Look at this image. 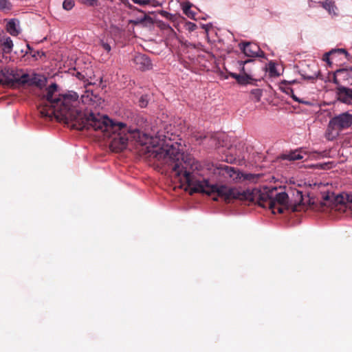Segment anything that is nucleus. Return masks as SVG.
<instances>
[{
	"instance_id": "aec40b11",
	"label": "nucleus",
	"mask_w": 352,
	"mask_h": 352,
	"mask_svg": "<svg viewBox=\"0 0 352 352\" xmlns=\"http://www.w3.org/2000/svg\"><path fill=\"white\" fill-rule=\"evenodd\" d=\"M259 177V175L252 173L243 174L241 173V182L249 181L250 182H256Z\"/></svg>"
},
{
	"instance_id": "e433bc0d",
	"label": "nucleus",
	"mask_w": 352,
	"mask_h": 352,
	"mask_svg": "<svg viewBox=\"0 0 352 352\" xmlns=\"http://www.w3.org/2000/svg\"><path fill=\"white\" fill-rule=\"evenodd\" d=\"M340 56H344V54H336L335 58L333 60H337V58H338Z\"/></svg>"
},
{
	"instance_id": "a878e982",
	"label": "nucleus",
	"mask_w": 352,
	"mask_h": 352,
	"mask_svg": "<svg viewBox=\"0 0 352 352\" xmlns=\"http://www.w3.org/2000/svg\"><path fill=\"white\" fill-rule=\"evenodd\" d=\"M78 1L89 7H98L100 5L98 0H78Z\"/></svg>"
},
{
	"instance_id": "7ed1b4c3",
	"label": "nucleus",
	"mask_w": 352,
	"mask_h": 352,
	"mask_svg": "<svg viewBox=\"0 0 352 352\" xmlns=\"http://www.w3.org/2000/svg\"><path fill=\"white\" fill-rule=\"evenodd\" d=\"M57 89L56 83H52L47 88L46 94L43 96L45 104L39 107V113L41 117L48 120L54 117L67 124L72 123V128L77 129V125L87 115L77 107L78 95L76 92L69 91L54 98Z\"/></svg>"
},
{
	"instance_id": "20e7f679",
	"label": "nucleus",
	"mask_w": 352,
	"mask_h": 352,
	"mask_svg": "<svg viewBox=\"0 0 352 352\" xmlns=\"http://www.w3.org/2000/svg\"><path fill=\"white\" fill-rule=\"evenodd\" d=\"M352 125V113L346 111L331 118L327 125L325 137L328 140L336 139L340 133Z\"/></svg>"
},
{
	"instance_id": "2f4dec72",
	"label": "nucleus",
	"mask_w": 352,
	"mask_h": 352,
	"mask_svg": "<svg viewBox=\"0 0 352 352\" xmlns=\"http://www.w3.org/2000/svg\"><path fill=\"white\" fill-rule=\"evenodd\" d=\"M331 162H327V163H324V164H320V166L321 167V168L322 169H329L331 168L332 166H331Z\"/></svg>"
},
{
	"instance_id": "dca6fc26",
	"label": "nucleus",
	"mask_w": 352,
	"mask_h": 352,
	"mask_svg": "<svg viewBox=\"0 0 352 352\" xmlns=\"http://www.w3.org/2000/svg\"><path fill=\"white\" fill-rule=\"evenodd\" d=\"M322 205L329 207H333V202L336 203H341L342 197H335L333 193L327 192L324 194L322 197Z\"/></svg>"
},
{
	"instance_id": "39448f33",
	"label": "nucleus",
	"mask_w": 352,
	"mask_h": 352,
	"mask_svg": "<svg viewBox=\"0 0 352 352\" xmlns=\"http://www.w3.org/2000/svg\"><path fill=\"white\" fill-rule=\"evenodd\" d=\"M43 81L41 79H37L36 78H30L28 74H23L19 78L15 77H9L7 74L3 72V70L0 69V85H6L10 87H15L19 85H24L28 84L29 85H35L37 87H41L43 85Z\"/></svg>"
},
{
	"instance_id": "ddd939ff",
	"label": "nucleus",
	"mask_w": 352,
	"mask_h": 352,
	"mask_svg": "<svg viewBox=\"0 0 352 352\" xmlns=\"http://www.w3.org/2000/svg\"><path fill=\"white\" fill-rule=\"evenodd\" d=\"M352 79V69H340L336 70L333 76V82L339 85L341 80Z\"/></svg>"
},
{
	"instance_id": "c756f323",
	"label": "nucleus",
	"mask_w": 352,
	"mask_h": 352,
	"mask_svg": "<svg viewBox=\"0 0 352 352\" xmlns=\"http://www.w3.org/2000/svg\"><path fill=\"white\" fill-rule=\"evenodd\" d=\"M186 28L189 32H192L197 28V25L194 23L188 22L186 24Z\"/></svg>"
},
{
	"instance_id": "4468645a",
	"label": "nucleus",
	"mask_w": 352,
	"mask_h": 352,
	"mask_svg": "<svg viewBox=\"0 0 352 352\" xmlns=\"http://www.w3.org/2000/svg\"><path fill=\"white\" fill-rule=\"evenodd\" d=\"M256 80H257L254 78L250 74H248L245 72V67L243 66L241 74H239L237 82L240 85H245L248 84H254V82Z\"/></svg>"
},
{
	"instance_id": "b1692460",
	"label": "nucleus",
	"mask_w": 352,
	"mask_h": 352,
	"mask_svg": "<svg viewBox=\"0 0 352 352\" xmlns=\"http://www.w3.org/2000/svg\"><path fill=\"white\" fill-rule=\"evenodd\" d=\"M262 90L261 89H254L251 91V96L255 100V102H259L262 96Z\"/></svg>"
},
{
	"instance_id": "393cba45",
	"label": "nucleus",
	"mask_w": 352,
	"mask_h": 352,
	"mask_svg": "<svg viewBox=\"0 0 352 352\" xmlns=\"http://www.w3.org/2000/svg\"><path fill=\"white\" fill-rule=\"evenodd\" d=\"M267 70L271 77L278 76L279 75L277 72L276 66L274 63L270 62L269 63Z\"/></svg>"
},
{
	"instance_id": "7c9ffc66",
	"label": "nucleus",
	"mask_w": 352,
	"mask_h": 352,
	"mask_svg": "<svg viewBox=\"0 0 352 352\" xmlns=\"http://www.w3.org/2000/svg\"><path fill=\"white\" fill-rule=\"evenodd\" d=\"M101 45H102V48H103L105 51H107V52H109L111 51V46H110V45H109V43H105V42H104V41H101Z\"/></svg>"
},
{
	"instance_id": "5701e85b",
	"label": "nucleus",
	"mask_w": 352,
	"mask_h": 352,
	"mask_svg": "<svg viewBox=\"0 0 352 352\" xmlns=\"http://www.w3.org/2000/svg\"><path fill=\"white\" fill-rule=\"evenodd\" d=\"M134 3L140 5V6H146L151 4L152 6L156 7L158 4L156 3L155 0H132Z\"/></svg>"
},
{
	"instance_id": "6e6552de",
	"label": "nucleus",
	"mask_w": 352,
	"mask_h": 352,
	"mask_svg": "<svg viewBox=\"0 0 352 352\" xmlns=\"http://www.w3.org/2000/svg\"><path fill=\"white\" fill-rule=\"evenodd\" d=\"M89 85L85 87V91L81 96L82 102L87 105H98L100 104L101 98L94 91L88 88Z\"/></svg>"
},
{
	"instance_id": "a211bd4d",
	"label": "nucleus",
	"mask_w": 352,
	"mask_h": 352,
	"mask_svg": "<svg viewBox=\"0 0 352 352\" xmlns=\"http://www.w3.org/2000/svg\"><path fill=\"white\" fill-rule=\"evenodd\" d=\"M16 22L15 19H10L6 24L7 31L12 36H17L19 34Z\"/></svg>"
},
{
	"instance_id": "ea45409f",
	"label": "nucleus",
	"mask_w": 352,
	"mask_h": 352,
	"mask_svg": "<svg viewBox=\"0 0 352 352\" xmlns=\"http://www.w3.org/2000/svg\"><path fill=\"white\" fill-rule=\"evenodd\" d=\"M213 200H214V201H217V197H214V198H213Z\"/></svg>"
},
{
	"instance_id": "0eeeda50",
	"label": "nucleus",
	"mask_w": 352,
	"mask_h": 352,
	"mask_svg": "<svg viewBox=\"0 0 352 352\" xmlns=\"http://www.w3.org/2000/svg\"><path fill=\"white\" fill-rule=\"evenodd\" d=\"M13 43L9 36L0 37V62L7 63L10 59L8 54L12 52Z\"/></svg>"
},
{
	"instance_id": "f704fd0d",
	"label": "nucleus",
	"mask_w": 352,
	"mask_h": 352,
	"mask_svg": "<svg viewBox=\"0 0 352 352\" xmlns=\"http://www.w3.org/2000/svg\"><path fill=\"white\" fill-rule=\"evenodd\" d=\"M346 200L348 202L352 203V195H346Z\"/></svg>"
},
{
	"instance_id": "1a4fd4ad",
	"label": "nucleus",
	"mask_w": 352,
	"mask_h": 352,
	"mask_svg": "<svg viewBox=\"0 0 352 352\" xmlns=\"http://www.w3.org/2000/svg\"><path fill=\"white\" fill-rule=\"evenodd\" d=\"M133 62L137 68L142 71L148 70L152 67V63L150 58L145 54H136L133 58Z\"/></svg>"
},
{
	"instance_id": "c9c22d12",
	"label": "nucleus",
	"mask_w": 352,
	"mask_h": 352,
	"mask_svg": "<svg viewBox=\"0 0 352 352\" xmlns=\"http://www.w3.org/2000/svg\"><path fill=\"white\" fill-rule=\"evenodd\" d=\"M304 77L306 79H315L316 76V75H314V76H304Z\"/></svg>"
},
{
	"instance_id": "473e14b6",
	"label": "nucleus",
	"mask_w": 352,
	"mask_h": 352,
	"mask_svg": "<svg viewBox=\"0 0 352 352\" xmlns=\"http://www.w3.org/2000/svg\"><path fill=\"white\" fill-rule=\"evenodd\" d=\"M160 13L162 16L166 17V19H171V14L166 11L162 10Z\"/></svg>"
},
{
	"instance_id": "4c0bfd02",
	"label": "nucleus",
	"mask_w": 352,
	"mask_h": 352,
	"mask_svg": "<svg viewBox=\"0 0 352 352\" xmlns=\"http://www.w3.org/2000/svg\"><path fill=\"white\" fill-rule=\"evenodd\" d=\"M249 62H252V60H246L245 62H242L241 64L244 65V64L248 63Z\"/></svg>"
},
{
	"instance_id": "423d86ee",
	"label": "nucleus",
	"mask_w": 352,
	"mask_h": 352,
	"mask_svg": "<svg viewBox=\"0 0 352 352\" xmlns=\"http://www.w3.org/2000/svg\"><path fill=\"white\" fill-rule=\"evenodd\" d=\"M214 173L223 176L228 182L234 183L241 182V173L234 167L220 164L214 169Z\"/></svg>"
},
{
	"instance_id": "9d476101",
	"label": "nucleus",
	"mask_w": 352,
	"mask_h": 352,
	"mask_svg": "<svg viewBox=\"0 0 352 352\" xmlns=\"http://www.w3.org/2000/svg\"><path fill=\"white\" fill-rule=\"evenodd\" d=\"M336 94L338 100L345 104H351L352 102V89L344 86L337 87Z\"/></svg>"
},
{
	"instance_id": "f03ea898",
	"label": "nucleus",
	"mask_w": 352,
	"mask_h": 352,
	"mask_svg": "<svg viewBox=\"0 0 352 352\" xmlns=\"http://www.w3.org/2000/svg\"><path fill=\"white\" fill-rule=\"evenodd\" d=\"M91 129L96 131H100L104 138L109 140V146L113 152L119 153L125 149L129 140L141 144L147 143L146 135L142 134L138 129H129L122 122H114L107 116L90 113L77 125V130L79 131Z\"/></svg>"
},
{
	"instance_id": "412c9836",
	"label": "nucleus",
	"mask_w": 352,
	"mask_h": 352,
	"mask_svg": "<svg viewBox=\"0 0 352 352\" xmlns=\"http://www.w3.org/2000/svg\"><path fill=\"white\" fill-rule=\"evenodd\" d=\"M134 23L135 24H143L144 25H153V21L151 17L147 15H144L143 18H141L140 19H138L136 21H134Z\"/></svg>"
},
{
	"instance_id": "6ab92c4d",
	"label": "nucleus",
	"mask_w": 352,
	"mask_h": 352,
	"mask_svg": "<svg viewBox=\"0 0 352 352\" xmlns=\"http://www.w3.org/2000/svg\"><path fill=\"white\" fill-rule=\"evenodd\" d=\"M300 151L298 150L290 152L289 154L284 155L283 158L290 161L302 160L303 156L300 154Z\"/></svg>"
},
{
	"instance_id": "c85d7f7f",
	"label": "nucleus",
	"mask_w": 352,
	"mask_h": 352,
	"mask_svg": "<svg viewBox=\"0 0 352 352\" xmlns=\"http://www.w3.org/2000/svg\"><path fill=\"white\" fill-rule=\"evenodd\" d=\"M10 6L8 0H0V10L10 9Z\"/></svg>"
},
{
	"instance_id": "f8f14e48",
	"label": "nucleus",
	"mask_w": 352,
	"mask_h": 352,
	"mask_svg": "<svg viewBox=\"0 0 352 352\" xmlns=\"http://www.w3.org/2000/svg\"><path fill=\"white\" fill-rule=\"evenodd\" d=\"M240 48L245 56L249 57L259 56L260 48L259 47L251 43H246L240 44Z\"/></svg>"
},
{
	"instance_id": "4be33fe9",
	"label": "nucleus",
	"mask_w": 352,
	"mask_h": 352,
	"mask_svg": "<svg viewBox=\"0 0 352 352\" xmlns=\"http://www.w3.org/2000/svg\"><path fill=\"white\" fill-rule=\"evenodd\" d=\"M191 4L190 3H186L183 5L182 9L184 13L189 18L194 19L195 13L190 10Z\"/></svg>"
},
{
	"instance_id": "9b49d317",
	"label": "nucleus",
	"mask_w": 352,
	"mask_h": 352,
	"mask_svg": "<svg viewBox=\"0 0 352 352\" xmlns=\"http://www.w3.org/2000/svg\"><path fill=\"white\" fill-rule=\"evenodd\" d=\"M336 54H344V57L346 60H350L352 57L347 52V51L344 49L338 48V49H333L328 52H326L322 57V60L327 62L329 65H331L333 63L332 60L335 58Z\"/></svg>"
},
{
	"instance_id": "58836bf2",
	"label": "nucleus",
	"mask_w": 352,
	"mask_h": 352,
	"mask_svg": "<svg viewBox=\"0 0 352 352\" xmlns=\"http://www.w3.org/2000/svg\"><path fill=\"white\" fill-rule=\"evenodd\" d=\"M297 193H298V194H301V192H299V191H297ZM300 197H302V195H300Z\"/></svg>"
},
{
	"instance_id": "f3484780",
	"label": "nucleus",
	"mask_w": 352,
	"mask_h": 352,
	"mask_svg": "<svg viewBox=\"0 0 352 352\" xmlns=\"http://www.w3.org/2000/svg\"><path fill=\"white\" fill-rule=\"evenodd\" d=\"M319 3L329 12V14L333 16L338 15V9L333 0H325L324 1L319 2Z\"/></svg>"
},
{
	"instance_id": "2eb2a0df",
	"label": "nucleus",
	"mask_w": 352,
	"mask_h": 352,
	"mask_svg": "<svg viewBox=\"0 0 352 352\" xmlns=\"http://www.w3.org/2000/svg\"><path fill=\"white\" fill-rule=\"evenodd\" d=\"M296 81L295 80H293V81H290V82H287L286 80H284V81H282L280 85H279V89L284 93H285L287 95H289L291 96V97L296 102H302L301 100H299V98H298L296 97V96L294 94V90L292 88H291L289 85L292 84V83H294Z\"/></svg>"
},
{
	"instance_id": "72a5a7b5",
	"label": "nucleus",
	"mask_w": 352,
	"mask_h": 352,
	"mask_svg": "<svg viewBox=\"0 0 352 352\" xmlns=\"http://www.w3.org/2000/svg\"><path fill=\"white\" fill-rule=\"evenodd\" d=\"M230 76L231 77H232L233 78H234L236 81L238 80V78H239V74H236V73H230Z\"/></svg>"
},
{
	"instance_id": "bb28decb",
	"label": "nucleus",
	"mask_w": 352,
	"mask_h": 352,
	"mask_svg": "<svg viewBox=\"0 0 352 352\" xmlns=\"http://www.w3.org/2000/svg\"><path fill=\"white\" fill-rule=\"evenodd\" d=\"M75 5L74 0H64L63 3V8L65 10H71Z\"/></svg>"
},
{
	"instance_id": "f257e3e1",
	"label": "nucleus",
	"mask_w": 352,
	"mask_h": 352,
	"mask_svg": "<svg viewBox=\"0 0 352 352\" xmlns=\"http://www.w3.org/2000/svg\"><path fill=\"white\" fill-rule=\"evenodd\" d=\"M171 130V125H166L164 131H159L155 134V138L159 139L157 144L161 146L159 157H163L165 163L171 168L175 180L182 186L186 184L190 188V194L202 192L210 195L215 193L227 203L235 199L254 203L263 208H268L274 214H282L288 209L287 194L283 191L278 192L276 188L264 191L256 188L241 191L225 185L210 184L208 179H197L195 173L197 163L191 155L181 151V144L176 141L172 142L176 140L177 135Z\"/></svg>"
},
{
	"instance_id": "cd10ccee",
	"label": "nucleus",
	"mask_w": 352,
	"mask_h": 352,
	"mask_svg": "<svg viewBox=\"0 0 352 352\" xmlns=\"http://www.w3.org/2000/svg\"><path fill=\"white\" fill-rule=\"evenodd\" d=\"M148 104V98L147 96H142L139 99V105L140 107L144 108L146 107Z\"/></svg>"
}]
</instances>
